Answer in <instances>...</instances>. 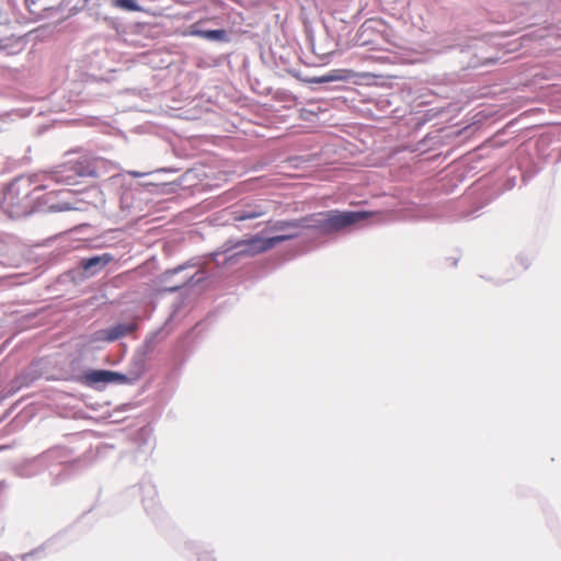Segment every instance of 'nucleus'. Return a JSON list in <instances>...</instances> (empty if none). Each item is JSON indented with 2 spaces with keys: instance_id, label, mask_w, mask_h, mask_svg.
I'll list each match as a JSON object with an SVG mask.
<instances>
[{
  "instance_id": "nucleus-1",
  "label": "nucleus",
  "mask_w": 561,
  "mask_h": 561,
  "mask_svg": "<svg viewBox=\"0 0 561 561\" xmlns=\"http://www.w3.org/2000/svg\"><path fill=\"white\" fill-rule=\"evenodd\" d=\"M53 174L54 169L31 175H21L11 181L3 192V201L11 208L10 211L18 216L30 214L33 204L41 199L37 193L45 190H50L44 196V204L50 211L84 210L83 199L76 198V195L69 190L58 191L57 196L60 199L56 203L53 202L55 191L51 190V186L57 184Z\"/></svg>"
},
{
  "instance_id": "nucleus-2",
  "label": "nucleus",
  "mask_w": 561,
  "mask_h": 561,
  "mask_svg": "<svg viewBox=\"0 0 561 561\" xmlns=\"http://www.w3.org/2000/svg\"><path fill=\"white\" fill-rule=\"evenodd\" d=\"M79 465V460H70L66 448L56 447L47 451L23 460L14 467V472L21 478H32L47 470L51 484L65 481Z\"/></svg>"
},
{
  "instance_id": "nucleus-3",
  "label": "nucleus",
  "mask_w": 561,
  "mask_h": 561,
  "mask_svg": "<svg viewBox=\"0 0 561 561\" xmlns=\"http://www.w3.org/2000/svg\"><path fill=\"white\" fill-rule=\"evenodd\" d=\"M114 168V164L104 158L81 156L55 167L53 176L57 184L72 185L78 183L79 178H102Z\"/></svg>"
},
{
  "instance_id": "nucleus-4",
  "label": "nucleus",
  "mask_w": 561,
  "mask_h": 561,
  "mask_svg": "<svg viewBox=\"0 0 561 561\" xmlns=\"http://www.w3.org/2000/svg\"><path fill=\"white\" fill-rule=\"evenodd\" d=\"M278 242H280V236H274L271 238L256 236L245 240H229L222 245V250L214 252L211 257L217 265L221 263L224 265L234 264L240 257L253 256L273 248Z\"/></svg>"
},
{
  "instance_id": "nucleus-5",
  "label": "nucleus",
  "mask_w": 561,
  "mask_h": 561,
  "mask_svg": "<svg viewBox=\"0 0 561 561\" xmlns=\"http://www.w3.org/2000/svg\"><path fill=\"white\" fill-rule=\"evenodd\" d=\"M162 333L163 329H159L146 336L144 344L139 347L136 355L134 356L135 369L130 373V375L108 370V382L118 385H131L138 380L145 373L147 355L151 353L157 343L164 337Z\"/></svg>"
},
{
  "instance_id": "nucleus-6",
  "label": "nucleus",
  "mask_w": 561,
  "mask_h": 561,
  "mask_svg": "<svg viewBox=\"0 0 561 561\" xmlns=\"http://www.w3.org/2000/svg\"><path fill=\"white\" fill-rule=\"evenodd\" d=\"M371 216L369 211L331 210L319 214L314 227L323 233H333L355 225Z\"/></svg>"
},
{
  "instance_id": "nucleus-7",
  "label": "nucleus",
  "mask_w": 561,
  "mask_h": 561,
  "mask_svg": "<svg viewBox=\"0 0 561 561\" xmlns=\"http://www.w3.org/2000/svg\"><path fill=\"white\" fill-rule=\"evenodd\" d=\"M188 265L187 264H182V265H179L174 268H171V270H167L165 272H163L160 276H159V283L164 285L163 287V291H168V293H175L178 291L179 289H181L182 287L186 286V285H196L198 283H201L203 279H204V275L202 272H196L194 275L192 276H184L180 282L173 284L171 282V278L178 274H180L181 272H183Z\"/></svg>"
},
{
  "instance_id": "nucleus-8",
  "label": "nucleus",
  "mask_w": 561,
  "mask_h": 561,
  "mask_svg": "<svg viewBox=\"0 0 561 561\" xmlns=\"http://www.w3.org/2000/svg\"><path fill=\"white\" fill-rule=\"evenodd\" d=\"M113 261V256L110 253H103L101 255H93L90 257H83L79 262V266L88 276H93L101 272L110 262Z\"/></svg>"
},
{
  "instance_id": "nucleus-9",
  "label": "nucleus",
  "mask_w": 561,
  "mask_h": 561,
  "mask_svg": "<svg viewBox=\"0 0 561 561\" xmlns=\"http://www.w3.org/2000/svg\"><path fill=\"white\" fill-rule=\"evenodd\" d=\"M79 382L87 387L98 388L99 385H107L108 382V370L106 369H92L84 373L80 378Z\"/></svg>"
},
{
  "instance_id": "nucleus-10",
  "label": "nucleus",
  "mask_w": 561,
  "mask_h": 561,
  "mask_svg": "<svg viewBox=\"0 0 561 561\" xmlns=\"http://www.w3.org/2000/svg\"><path fill=\"white\" fill-rule=\"evenodd\" d=\"M136 322L116 323L113 327L107 328V342H114L127 334L133 333L137 330Z\"/></svg>"
},
{
  "instance_id": "nucleus-11",
  "label": "nucleus",
  "mask_w": 561,
  "mask_h": 561,
  "mask_svg": "<svg viewBox=\"0 0 561 561\" xmlns=\"http://www.w3.org/2000/svg\"><path fill=\"white\" fill-rule=\"evenodd\" d=\"M134 202L135 199L131 191H125L122 193L119 199L122 217L126 218L130 216L133 219L140 217L139 211H136L137 206L134 205Z\"/></svg>"
},
{
  "instance_id": "nucleus-12",
  "label": "nucleus",
  "mask_w": 561,
  "mask_h": 561,
  "mask_svg": "<svg viewBox=\"0 0 561 561\" xmlns=\"http://www.w3.org/2000/svg\"><path fill=\"white\" fill-rule=\"evenodd\" d=\"M21 261V257L16 251V249L0 242V265L3 266H14L18 265Z\"/></svg>"
},
{
  "instance_id": "nucleus-13",
  "label": "nucleus",
  "mask_w": 561,
  "mask_h": 561,
  "mask_svg": "<svg viewBox=\"0 0 561 561\" xmlns=\"http://www.w3.org/2000/svg\"><path fill=\"white\" fill-rule=\"evenodd\" d=\"M234 221H250L264 215V211L257 207L247 206L238 208L231 213Z\"/></svg>"
},
{
  "instance_id": "nucleus-14",
  "label": "nucleus",
  "mask_w": 561,
  "mask_h": 561,
  "mask_svg": "<svg viewBox=\"0 0 561 561\" xmlns=\"http://www.w3.org/2000/svg\"><path fill=\"white\" fill-rule=\"evenodd\" d=\"M194 35L203 37L210 42H228L229 35L225 30H196Z\"/></svg>"
},
{
  "instance_id": "nucleus-15",
  "label": "nucleus",
  "mask_w": 561,
  "mask_h": 561,
  "mask_svg": "<svg viewBox=\"0 0 561 561\" xmlns=\"http://www.w3.org/2000/svg\"><path fill=\"white\" fill-rule=\"evenodd\" d=\"M304 227L297 222L283 221V241L300 236Z\"/></svg>"
},
{
  "instance_id": "nucleus-16",
  "label": "nucleus",
  "mask_w": 561,
  "mask_h": 561,
  "mask_svg": "<svg viewBox=\"0 0 561 561\" xmlns=\"http://www.w3.org/2000/svg\"><path fill=\"white\" fill-rule=\"evenodd\" d=\"M111 4L116 9L128 12L141 11V7L137 3L136 0H111Z\"/></svg>"
},
{
  "instance_id": "nucleus-17",
  "label": "nucleus",
  "mask_w": 561,
  "mask_h": 561,
  "mask_svg": "<svg viewBox=\"0 0 561 561\" xmlns=\"http://www.w3.org/2000/svg\"><path fill=\"white\" fill-rule=\"evenodd\" d=\"M354 76L352 70H334L332 75L328 77V80H348Z\"/></svg>"
},
{
  "instance_id": "nucleus-18",
  "label": "nucleus",
  "mask_w": 561,
  "mask_h": 561,
  "mask_svg": "<svg viewBox=\"0 0 561 561\" xmlns=\"http://www.w3.org/2000/svg\"><path fill=\"white\" fill-rule=\"evenodd\" d=\"M91 342H107V329L98 330L92 333Z\"/></svg>"
},
{
  "instance_id": "nucleus-19",
  "label": "nucleus",
  "mask_w": 561,
  "mask_h": 561,
  "mask_svg": "<svg viewBox=\"0 0 561 561\" xmlns=\"http://www.w3.org/2000/svg\"><path fill=\"white\" fill-rule=\"evenodd\" d=\"M34 553H36V551L34 552H30V553H25L23 556L20 557V560L21 561H25L27 558H30L31 556H33ZM0 561H18L7 554H3V553H0Z\"/></svg>"
},
{
  "instance_id": "nucleus-20",
  "label": "nucleus",
  "mask_w": 561,
  "mask_h": 561,
  "mask_svg": "<svg viewBox=\"0 0 561 561\" xmlns=\"http://www.w3.org/2000/svg\"><path fill=\"white\" fill-rule=\"evenodd\" d=\"M213 554L209 551H204L201 556H198L197 561H213Z\"/></svg>"
},
{
  "instance_id": "nucleus-21",
  "label": "nucleus",
  "mask_w": 561,
  "mask_h": 561,
  "mask_svg": "<svg viewBox=\"0 0 561 561\" xmlns=\"http://www.w3.org/2000/svg\"><path fill=\"white\" fill-rule=\"evenodd\" d=\"M131 176L134 178H141L144 175H146L147 173H141V172H137V171H129L128 172Z\"/></svg>"
},
{
  "instance_id": "nucleus-22",
  "label": "nucleus",
  "mask_w": 561,
  "mask_h": 561,
  "mask_svg": "<svg viewBox=\"0 0 561 561\" xmlns=\"http://www.w3.org/2000/svg\"><path fill=\"white\" fill-rule=\"evenodd\" d=\"M144 505H145V508H146V510L151 508V506L149 505V503H148L146 500H144Z\"/></svg>"
},
{
  "instance_id": "nucleus-23",
  "label": "nucleus",
  "mask_w": 561,
  "mask_h": 561,
  "mask_svg": "<svg viewBox=\"0 0 561 561\" xmlns=\"http://www.w3.org/2000/svg\"><path fill=\"white\" fill-rule=\"evenodd\" d=\"M150 493H154V489L152 486L149 488L148 490Z\"/></svg>"
},
{
  "instance_id": "nucleus-24",
  "label": "nucleus",
  "mask_w": 561,
  "mask_h": 561,
  "mask_svg": "<svg viewBox=\"0 0 561 561\" xmlns=\"http://www.w3.org/2000/svg\"><path fill=\"white\" fill-rule=\"evenodd\" d=\"M283 176H289V178H293L294 175H293V174H285V173H283Z\"/></svg>"
},
{
  "instance_id": "nucleus-25",
  "label": "nucleus",
  "mask_w": 561,
  "mask_h": 561,
  "mask_svg": "<svg viewBox=\"0 0 561 561\" xmlns=\"http://www.w3.org/2000/svg\"><path fill=\"white\" fill-rule=\"evenodd\" d=\"M4 486V482H0V489Z\"/></svg>"
},
{
  "instance_id": "nucleus-26",
  "label": "nucleus",
  "mask_w": 561,
  "mask_h": 561,
  "mask_svg": "<svg viewBox=\"0 0 561 561\" xmlns=\"http://www.w3.org/2000/svg\"><path fill=\"white\" fill-rule=\"evenodd\" d=\"M190 547L193 549V548H196L194 543H190Z\"/></svg>"
}]
</instances>
